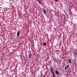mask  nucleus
<instances>
[{"instance_id": "nucleus-1", "label": "nucleus", "mask_w": 77, "mask_h": 77, "mask_svg": "<svg viewBox=\"0 0 77 77\" xmlns=\"http://www.w3.org/2000/svg\"><path fill=\"white\" fill-rule=\"evenodd\" d=\"M42 10L44 14L46 15V14H47V11H46V10L44 9V8H42Z\"/></svg>"}, {"instance_id": "nucleus-2", "label": "nucleus", "mask_w": 77, "mask_h": 77, "mask_svg": "<svg viewBox=\"0 0 77 77\" xmlns=\"http://www.w3.org/2000/svg\"><path fill=\"white\" fill-rule=\"evenodd\" d=\"M50 70L52 73H54V71L53 70V69L52 67H50Z\"/></svg>"}, {"instance_id": "nucleus-3", "label": "nucleus", "mask_w": 77, "mask_h": 77, "mask_svg": "<svg viewBox=\"0 0 77 77\" xmlns=\"http://www.w3.org/2000/svg\"><path fill=\"white\" fill-rule=\"evenodd\" d=\"M68 67H69V65H67L66 66V67L65 68V70H66V69H67L68 68Z\"/></svg>"}, {"instance_id": "nucleus-4", "label": "nucleus", "mask_w": 77, "mask_h": 77, "mask_svg": "<svg viewBox=\"0 0 77 77\" xmlns=\"http://www.w3.org/2000/svg\"><path fill=\"white\" fill-rule=\"evenodd\" d=\"M20 31L18 30L17 33V36H19V34H20Z\"/></svg>"}, {"instance_id": "nucleus-5", "label": "nucleus", "mask_w": 77, "mask_h": 77, "mask_svg": "<svg viewBox=\"0 0 77 77\" xmlns=\"http://www.w3.org/2000/svg\"><path fill=\"white\" fill-rule=\"evenodd\" d=\"M55 73L57 75H58V74H59V72L57 70H56L55 71Z\"/></svg>"}, {"instance_id": "nucleus-6", "label": "nucleus", "mask_w": 77, "mask_h": 77, "mask_svg": "<svg viewBox=\"0 0 77 77\" xmlns=\"http://www.w3.org/2000/svg\"><path fill=\"white\" fill-rule=\"evenodd\" d=\"M32 54H29V59H30V58H31V57H32Z\"/></svg>"}, {"instance_id": "nucleus-7", "label": "nucleus", "mask_w": 77, "mask_h": 77, "mask_svg": "<svg viewBox=\"0 0 77 77\" xmlns=\"http://www.w3.org/2000/svg\"><path fill=\"white\" fill-rule=\"evenodd\" d=\"M52 74H53V77H55V74H54V73H52Z\"/></svg>"}, {"instance_id": "nucleus-8", "label": "nucleus", "mask_w": 77, "mask_h": 77, "mask_svg": "<svg viewBox=\"0 0 77 77\" xmlns=\"http://www.w3.org/2000/svg\"><path fill=\"white\" fill-rule=\"evenodd\" d=\"M69 62L70 63H71V60L69 59Z\"/></svg>"}, {"instance_id": "nucleus-9", "label": "nucleus", "mask_w": 77, "mask_h": 77, "mask_svg": "<svg viewBox=\"0 0 77 77\" xmlns=\"http://www.w3.org/2000/svg\"><path fill=\"white\" fill-rule=\"evenodd\" d=\"M38 2L39 3V4H41V2H40V0H37Z\"/></svg>"}, {"instance_id": "nucleus-10", "label": "nucleus", "mask_w": 77, "mask_h": 77, "mask_svg": "<svg viewBox=\"0 0 77 77\" xmlns=\"http://www.w3.org/2000/svg\"><path fill=\"white\" fill-rule=\"evenodd\" d=\"M43 45H47V43L45 42L43 43Z\"/></svg>"}, {"instance_id": "nucleus-11", "label": "nucleus", "mask_w": 77, "mask_h": 77, "mask_svg": "<svg viewBox=\"0 0 77 77\" xmlns=\"http://www.w3.org/2000/svg\"><path fill=\"white\" fill-rule=\"evenodd\" d=\"M55 2H57V1H58V0H55Z\"/></svg>"}]
</instances>
